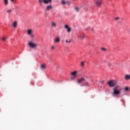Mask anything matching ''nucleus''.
<instances>
[{
    "mask_svg": "<svg viewBox=\"0 0 130 130\" xmlns=\"http://www.w3.org/2000/svg\"><path fill=\"white\" fill-rule=\"evenodd\" d=\"M27 35L29 36L31 41H34L35 40V37L34 34H33V30L31 29L27 30Z\"/></svg>",
    "mask_w": 130,
    "mask_h": 130,
    "instance_id": "nucleus-1",
    "label": "nucleus"
},
{
    "mask_svg": "<svg viewBox=\"0 0 130 130\" xmlns=\"http://www.w3.org/2000/svg\"><path fill=\"white\" fill-rule=\"evenodd\" d=\"M33 41H32V40H31L30 41L28 42V44L30 48H31L32 49H35V48H37V47H38V44L33 42Z\"/></svg>",
    "mask_w": 130,
    "mask_h": 130,
    "instance_id": "nucleus-2",
    "label": "nucleus"
},
{
    "mask_svg": "<svg viewBox=\"0 0 130 130\" xmlns=\"http://www.w3.org/2000/svg\"><path fill=\"white\" fill-rule=\"evenodd\" d=\"M102 3H103L102 0H95V4L99 8H100V7L101 6H102Z\"/></svg>",
    "mask_w": 130,
    "mask_h": 130,
    "instance_id": "nucleus-3",
    "label": "nucleus"
},
{
    "mask_svg": "<svg viewBox=\"0 0 130 130\" xmlns=\"http://www.w3.org/2000/svg\"><path fill=\"white\" fill-rule=\"evenodd\" d=\"M51 0H39V2L40 4H42V3H43L45 4V5H48V4H49L51 3Z\"/></svg>",
    "mask_w": 130,
    "mask_h": 130,
    "instance_id": "nucleus-4",
    "label": "nucleus"
},
{
    "mask_svg": "<svg viewBox=\"0 0 130 130\" xmlns=\"http://www.w3.org/2000/svg\"><path fill=\"white\" fill-rule=\"evenodd\" d=\"M64 28H65V29H67V32L68 33H71V32H72V28L70 26H69L68 25H65L64 26Z\"/></svg>",
    "mask_w": 130,
    "mask_h": 130,
    "instance_id": "nucleus-5",
    "label": "nucleus"
},
{
    "mask_svg": "<svg viewBox=\"0 0 130 130\" xmlns=\"http://www.w3.org/2000/svg\"><path fill=\"white\" fill-rule=\"evenodd\" d=\"M108 85L110 87L112 88V87H114V86H115V83L113 81H110L108 82Z\"/></svg>",
    "mask_w": 130,
    "mask_h": 130,
    "instance_id": "nucleus-6",
    "label": "nucleus"
},
{
    "mask_svg": "<svg viewBox=\"0 0 130 130\" xmlns=\"http://www.w3.org/2000/svg\"><path fill=\"white\" fill-rule=\"evenodd\" d=\"M120 93V91L117 90V89H114V92L112 93L113 96H114V95H118V94Z\"/></svg>",
    "mask_w": 130,
    "mask_h": 130,
    "instance_id": "nucleus-7",
    "label": "nucleus"
},
{
    "mask_svg": "<svg viewBox=\"0 0 130 130\" xmlns=\"http://www.w3.org/2000/svg\"><path fill=\"white\" fill-rule=\"evenodd\" d=\"M60 42V38H59V37H57L54 40V43H59Z\"/></svg>",
    "mask_w": 130,
    "mask_h": 130,
    "instance_id": "nucleus-8",
    "label": "nucleus"
},
{
    "mask_svg": "<svg viewBox=\"0 0 130 130\" xmlns=\"http://www.w3.org/2000/svg\"><path fill=\"white\" fill-rule=\"evenodd\" d=\"M56 26H57V24L55 21H53L51 23V27L52 28H56Z\"/></svg>",
    "mask_w": 130,
    "mask_h": 130,
    "instance_id": "nucleus-9",
    "label": "nucleus"
},
{
    "mask_svg": "<svg viewBox=\"0 0 130 130\" xmlns=\"http://www.w3.org/2000/svg\"><path fill=\"white\" fill-rule=\"evenodd\" d=\"M17 26H18V21H14L12 23V26L13 27V28H17Z\"/></svg>",
    "mask_w": 130,
    "mask_h": 130,
    "instance_id": "nucleus-10",
    "label": "nucleus"
},
{
    "mask_svg": "<svg viewBox=\"0 0 130 130\" xmlns=\"http://www.w3.org/2000/svg\"><path fill=\"white\" fill-rule=\"evenodd\" d=\"M61 3L62 5H68V6H70V5H71V3L69 1L65 2L64 1H62Z\"/></svg>",
    "mask_w": 130,
    "mask_h": 130,
    "instance_id": "nucleus-11",
    "label": "nucleus"
},
{
    "mask_svg": "<svg viewBox=\"0 0 130 130\" xmlns=\"http://www.w3.org/2000/svg\"><path fill=\"white\" fill-rule=\"evenodd\" d=\"M83 81H85V78L83 77H81L80 79L78 80V84H81V82H83Z\"/></svg>",
    "mask_w": 130,
    "mask_h": 130,
    "instance_id": "nucleus-12",
    "label": "nucleus"
},
{
    "mask_svg": "<svg viewBox=\"0 0 130 130\" xmlns=\"http://www.w3.org/2000/svg\"><path fill=\"white\" fill-rule=\"evenodd\" d=\"M77 74H78V71H75L71 73V75L73 77H77Z\"/></svg>",
    "mask_w": 130,
    "mask_h": 130,
    "instance_id": "nucleus-13",
    "label": "nucleus"
},
{
    "mask_svg": "<svg viewBox=\"0 0 130 130\" xmlns=\"http://www.w3.org/2000/svg\"><path fill=\"white\" fill-rule=\"evenodd\" d=\"M52 9V6L51 5H48L46 7V10L47 11H49L50 10H51Z\"/></svg>",
    "mask_w": 130,
    "mask_h": 130,
    "instance_id": "nucleus-14",
    "label": "nucleus"
},
{
    "mask_svg": "<svg viewBox=\"0 0 130 130\" xmlns=\"http://www.w3.org/2000/svg\"><path fill=\"white\" fill-rule=\"evenodd\" d=\"M40 68H41V70H45V69H46V64H42L40 66Z\"/></svg>",
    "mask_w": 130,
    "mask_h": 130,
    "instance_id": "nucleus-15",
    "label": "nucleus"
},
{
    "mask_svg": "<svg viewBox=\"0 0 130 130\" xmlns=\"http://www.w3.org/2000/svg\"><path fill=\"white\" fill-rule=\"evenodd\" d=\"M4 6H7L9 5V1L8 0H4Z\"/></svg>",
    "mask_w": 130,
    "mask_h": 130,
    "instance_id": "nucleus-16",
    "label": "nucleus"
},
{
    "mask_svg": "<svg viewBox=\"0 0 130 130\" xmlns=\"http://www.w3.org/2000/svg\"><path fill=\"white\" fill-rule=\"evenodd\" d=\"M124 79L126 80H130V75H126L125 76Z\"/></svg>",
    "mask_w": 130,
    "mask_h": 130,
    "instance_id": "nucleus-17",
    "label": "nucleus"
},
{
    "mask_svg": "<svg viewBox=\"0 0 130 130\" xmlns=\"http://www.w3.org/2000/svg\"><path fill=\"white\" fill-rule=\"evenodd\" d=\"M83 86H86V87H89V82H85L84 84L83 85Z\"/></svg>",
    "mask_w": 130,
    "mask_h": 130,
    "instance_id": "nucleus-18",
    "label": "nucleus"
},
{
    "mask_svg": "<svg viewBox=\"0 0 130 130\" xmlns=\"http://www.w3.org/2000/svg\"><path fill=\"white\" fill-rule=\"evenodd\" d=\"M74 9L76 12H79V11H80V8H79L78 7H75Z\"/></svg>",
    "mask_w": 130,
    "mask_h": 130,
    "instance_id": "nucleus-19",
    "label": "nucleus"
},
{
    "mask_svg": "<svg viewBox=\"0 0 130 130\" xmlns=\"http://www.w3.org/2000/svg\"><path fill=\"white\" fill-rule=\"evenodd\" d=\"M12 12V10L11 9H9L6 11V13H7V14H11Z\"/></svg>",
    "mask_w": 130,
    "mask_h": 130,
    "instance_id": "nucleus-20",
    "label": "nucleus"
},
{
    "mask_svg": "<svg viewBox=\"0 0 130 130\" xmlns=\"http://www.w3.org/2000/svg\"><path fill=\"white\" fill-rule=\"evenodd\" d=\"M124 90L126 92H128V91H129V87H126L124 88Z\"/></svg>",
    "mask_w": 130,
    "mask_h": 130,
    "instance_id": "nucleus-21",
    "label": "nucleus"
},
{
    "mask_svg": "<svg viewBox=\"0 0 130 130\" xmlns=\"http://www.w3.org/2000/svg\"><path fill=\"white\" fill-rule=\"evenodd\" d=\"M85 37H86V35L84 34L81 37V40H84Z\"/></svg>",
    "mask_w": 130,
    "mask_h": 130,
    "instance_id": "nucleus-22",
    "label": "nucleus"
},
{
    "mask_svg": "<svg viewBox=\"0 0 130 130\" xmlns=\"http://www.w3.org/2000/svg\"><path fill=\"white\" fill-rule=\"evenodd\" d=\"M51 50H55V46H52L51 47Z\"/></svg>",
    "mask_w": 130,
    "mask_h": 130,
    "instance_id": "nucleus-23",
    "label": "nucleus"
},
{
    "mask_svg": "<svg viewBox=\"0 0 130 130\" xmlns=\"http://www.w3.org/2000/svg\"><path fill=\"white\" fill-rule=\"evenodd\" d=\"M101 50H102L103 51H106L107 50V49H106V48L103 47L101 48Z\"/></svg>",
    "mask_w": 130,
    "mask_h": 130,
    "instance_id": "nucleus-24",
    "label": "nucleus"
},
{
    "mask_svg": "<svg viewBox=\"0 0 130 130\" xmlns=\"http://www.w3.org/2000/svg\"><path fill=\"white\" fill-rule=\"evenodd\" d=\"M71 42H72V41H71V40L69 41V40H68L66 41V43H69V44H70V43H71Z\"/></svg>",
    "mask_w": 130,
    "mask_h": 130,
    "instance_id": "nucleus-25",
    "label": "nucleus"
},
{
    "mask_svg": "<svg viewBox=\"0 0 130 130\" xmlns=\"http://www.w3.org/2000/svg\"><path fill=\"white\" fill-rule=\"evenodd\" d=\"M76 79V76H72L71 77V80H75Z\"/></svg>",
    "mask_w": 130,
    "mask_h": 130,
    "instance_id": "nucleus-26",
    "label": "nucleus"
},
{
    "mask_svg": "<svg viewBox=\"0 0 130 130\" xmlns=\"http://www.w3.org/2000/svg\"><path fill=\"white\" fill-rule=\"evenodd\" d=\"M3 41H6V40H7V38H6V37H3Z\"/></svg>",
    "mask_w": 130,
    "mask_h": 130,
    "instance_id": "nucleus-27",
    "label": "nucleus"
},
{
    "mask_svg": "<svg viewBox=\"0 0 130 130\" xmlns=\"http://www.w3.org/2000/svg\"><path fill=\"white\" fill-rule=\"evenodd\" d=\"M81 64L82 67H84L85 63H84V62H82Z\"/></svg>",
    "mask_w": 130,
    "mask_h": 130,
    "instance_id": "nucleus-28",
    "label": "nucleus"
},
{
    "mask_svg": "<svg viewBox=\"0 0 130 130\" xmlns=\"http://www.w3.org/2000/svg\"><path fill=\"white\" fill-rule=\"evenodd\" d=\"M115 20H119V17H117L115 18Z\"/></svg>",
    "mask_w": 130,
    "mask_h": 130,
    "instance_id": "nucleus-29",
    "label": "nucleus"
},
{
    "mask_svg": "<svg viewBox=\"0 0 130 130\" xmlns=\"http://www.w3.org/2000/svg\"><path fill=\"white\" fill-rule=\"evenodd\" d=\"M104 83H105L104 80H103V81L101 82V83H102V84H104Z\"/></svg>",
    "mask_w": 130,
    "mask_h": 130,
    "instance_id": "nucleus-30",
    "label": "nucleus"
},
{
    "mask_svg": "<svg viewBox=\"0 0 130 130\" xmlns=\"http://www.w3.org/2000/svg\"><path fill=\"white\" fill-rule=\"evenodd\" d=\"M11 2H16V0H11Z\"/></svg>",
    "mask_w": 130,
    "mask_h": 130,
    "instance_id": "nucleus-31",
    "label": "nucleus"
},
{
    "mask_svg": "<svg viewBox=\"0 0 130 130\" xmlns=\"http://www.w3.org/2000/svg\"><path fill=\"white\" fill-rule=\"evenodd\" d=\"M91 31H94V29L92 28Z\"/></svg>",
    "mask_w": 130,
    "mask_h": 130,
    "instance_id": "nucleus-32",
    "label": "nucleus"
}]
</instances>
